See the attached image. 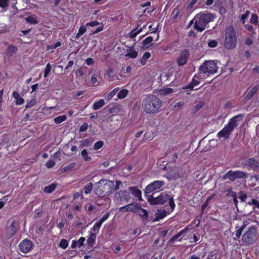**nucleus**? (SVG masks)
I'll return each instance as SVG.
<instances>
[{
  "instance_id": "obj_63",
  "label": "nucleus",
  "mask_w": 259,
  "mask_h": 259,
  "mask_svg": "<svg viewBox=\"0 0 259 259\" xmlns=\"http://www.w3.org/2000/svg\"><path fill=\"white\" fill-rule=\"evenodd\" d=\"M86 27H87L86 25H85L81 26L79 27V28L78 32L79 34H81V35H83L87 31Z\"/></svg>"
},
{
  "instance_id": "obj_9",
  "label": "nucleus",
  "mask_w": 259,
  "mask_h": 259,
  "mask_svg": "<svg viewBox=\"0 0 259 259\" xmlns=\"http://www.w3.org/2000/svg\"><path fill=\"white\" fill-rule=\"evenodd\" d=\"M242 166L254 171H259V159L254 157H250L245 159L242 163Z\"/></svg>"
},
{
  "instance_id": "obj_48",
  "label": "nucleus",
  "mask_w": 259,
  "mask_h": 259,
  "mask_svg": "<svg viewBox=\"0 0 259 259\" xmlns=\"http://www.w3.org/2000/svg\"><path fill=\"white\" fill-rule=\"evenodd\" d=\"M104 145L103 141L100 140L98 142H96L94 145V149L95 150H98L101 149Z\"/></svg>"
},
{
  "instance_id": "obj_41",
  "label": "nucleus",
  "mask_w": 259,
  "mask_h": 259,
  "mask_svg": "<svg viewBox=\"0 0 259 259\" xmlns=\"http://www.w3.org/2000/svg\"><path fill=\"white\" fill-rule=\"evenodd\" d=\"M81 155L82 158L85 161H90L92 159V158L89 156L88 151L85 149H83V150H82V151L81 152Z\"/></svg>"
},
{
  "instance_id": "obj_61",
  "label": "nucleus",
  "mask_w": 259,
  "mask_h": 259,
  "mask_svg": "<svg viewBox=\"0 0 259 259\" xmlns=\"http://www.w3.org/2000/svg\"><path fill=\"white\" fill-rule=\"evenodd\" d=\"M248 204L249 205L253 204L255 207L259 208V202L255 199H252Z\"/></svg>"
},
{
  "instance_id": "obj_28",
  "label": "nucleus",
  "mask_w": 259,
  "mask_h": 259,
  "mask_svg": "<svg viewBox=\"0 0 259 259\" xmlns=\"http://www.w3.org/2000/svg\"><path fill=\"white\" fill-rule=\"evenodd\" d=\"M188 230L187 228H184L183 230L179 232L178 234L174 235L172 238H171L169 240L170 242H173L175 240H177L180 236L184 235L186 231Z\"/></svg>"
},
{
  "instance_id": "obj_49",
  "label": "nucleus",
  "mask_w": 259,
  "mask_h": 259,
  "mask_svg": "<svg viewBox=\"0 0 259 259\" xmlns=\"http://www.w3.org/2000/svg\"><path fill=\"white\" fill-rule=\"evenodd\" d=\"M51 64L50 63H48L46 67H45V69L44 70V77L45 78L47 77L50 72L51 71Z\"/></svg>"
},
{
  "instance_id": "obj_6",
  "label": "nucleus",
  "mask_w": 259,
  "mask_h": 259,
  "mask_svg": "<svg viewBox=\"0 0 259 259\" xmlns=\"http://www.w3.org/2000/svg\"><path fill=\"white\" fill-rule=\"evenodd\" d=\"M213 20V16L210 13L198 14L196 16V21L194 28L198 31L202 32L209 22Z\"/></svg>"
},
{
  "instance_id": "obj_12",
  "label": "nucleus",
  "mask_w": 259,
  "mask_h": 259,
  "mask_svg": "<svg viewBox=\"0 0 259 259\" xmlns=\"http://www.w3.org/2000/svg\"><path fill=\"white\" fill-rule=\"evenodd\" d=\"M115 197L117 201H120L121 204L127 203L131 201V193L129 191L120 190L116 192Z\"/></svg>"
},
{
  "instance_id": "obj_22",
  "label": "nucleus",
  "mask_w": 259,
  "mask_h": 259,
  "mask_svg": "<svg viewBox=\"0 0 259 259\" xmlns=\"http://www.w3.org/2000/svg\"><path fill=\"white\" fill-rule=\"evenodd\" d=\"M128 190L136 198L140 199L142 197L141 191L137 187H130Z\"/></svg>"
},
{
  "instance_id": "obj_15",
  "label": "nucleus",
  "mask_w": 259,
  "mask_h": 259,
  "mask_svg": "<svg viewBox=\"0 0 259 259\" xmlns=\"http://www.w3.org/2000/svg\"><path fill=\"white\" fill-rule=\"evenodd\" d=\"M233 131L227 125H225L223 128L217 134V137L219 139L222 138L225 139H228Z\"/></svg>"
},
{
  "instance_id": "obj_54",
  "label": "nucleus",
  "mask_w": 259,
  "mask_h": 259,
  "mask_svg": "<svg viewBox=\"0 0 259 259\" xmlns=\"http://www.w3.org/2000/svg\"><path fill=\"white\" fill-rule=\"evenodd\" d=\"M218 45V42L215 40H209L208 42V46L210 48H215Z\"/></svg>"
},
{
  "instance_id": "obj_51",
  "label": "nucleus",
  "mask_w": 259,
  "mask_h": 259,
  "mask_svg": "<svg viewBox=\"0 0 259 259\" xmlns=\"http://www.w3.org/2000/svg\"><path fill=\"white\" fill-rule=\"evenodd\" d=\"M238 198L240 199L241 201L244 202L247 198L246 193L243 191H240L239 193Z\"/></svg>"
},
{
  "instance_id": "obj_36",
  "label": "nucleus",
  "mask_w": 259,
  "mask_h": 259,
  "mask_svg": "<svg viewBox=\"0 0 259 259\" xmlns=\"http://www.w3.org/2000/svg\"><path fill=\"white\" fill-rule=\"evenodd\" d=\"M102 223L98 221L93 226V227L91 228V230L94 232L93 233H98L99 231L100 228L102 226Z\"/></svg>"
},
{
  "instance_id": "obj_64",
  "label": "nucleus",
  "mask_w": 259,
  "mask_h": 259,
  "mask_svg": "<svg viewBox=\"0 0 259 259\" xmlns=\"http://www.w3.org/2000/svg\"><path fill=\"white\" fill-rule=\"evenodd\" d=\"M198 0H192L190 3L187 5V9L190 10L192 9L193 6L197 3Z\"/></svg>"
},
{
  "instance_id": "obj_43",
  "label": "nucleus",
  "mask_w": 259,
  "mask_h": 259,
  "mask_svg": "<svg viewBox=\"0 0 259 259\" xmlns=\"http://www.w3.org/2000/svg\"><path fill=\"white\" fill-rule=\"evenodd\" d=\"M127 91L126 89L120 90L117 94L118 98L120 99L124 98L127 96Z\"/></svg>"
},
{
  "instance_id": "obj_60",
  "label": "nucleus",
  "mask_w": 259,
  "mask_h": 259,
  "mask_svg": "<svg viewBox=\"0 0 259 259\" xmlns=\"http://www.w3.org/2000/svg\"><path fill=\"white\" fill-rule=\"evenodd\" d=\"M113 70L112 69H108L106 72V77H108L109 80H112V74H113Z\"/></svg>"
},
{
  "instance_id": "obj_59",
  "label": "nucleus",
  "mask_w": 259,
  "mask_h": 259,
  "mask_svg": "<svg viewBox=\"0 0 259 259\" xmlns=\"http://www.w3.org/2000/svg\"><path fill=\"white\" fill-rule=\"evenodd\" d=\"M36 104V101L34 99H32L31 101L27 103L25 106L26 108H29L34 106Z\"/></svg>"
},
{
  "instance_id": "obj_56",
  "label": "nucleus",
  "mask_w": 259,
  "mask_h": 259,
  "mask_svg": "<svg viewBox=\"0 0 259 259\" xmlns=\"http://www.w3.org/2000/svg\"><path fill=\"white\" fill-rule=\"evenodd\" d=\"M100 24L99 22L97 21H94L92 22H89L86 23L87 26H90V27H95L96 26L99 25Z\"/></svg>"
},
{
  "instance_id": "obj_2",
  "label": "nucleus",
  "mask_w": 259,
  "mask_h": 259,
  "mask_svg": "<svg viewBox=\"0 0 259 259\" xmlns=\"http://www.w3.org/2000/svg\"><path fill=\"white\" fill-rule=\"evenodd\" d=\"M155 193H152L151 195L147 196V201L151 205H162L163 204L165 207L169 205L171 211H173L175 208V203L173 197L171 194L166 192H162L158 196H155Z\"/></svg>"
},
{
  "instance_id": "obj_57",
  "label": "nucleus",
  "mask_w": 259,
  "mask_h": 259,
  "mask_svg": "<svg viewBox=\"0 0 259 259\" xmlns=\"http://www.w3.org/2000/svg\"><path fill=\"white\" fill-rule=\"evenodd\" d=\"M231 196L233 198V201H234L235 205L236 206H237V204H238V200H237V196L236 193L234 191H231Z\"/></svg>"
},
{
  "instance_id": "obj_5",
  "label": "nucleus",
  "mask_w": 259,
  "mask_h": 259,
  "mask_svg": "<svg viewBox=\"0 0 259 259\" xmlns=\"http://www.w3.org/2000/svg\"><path fill=\"white\" fill-rule=\"evenodd\" d=\"M224 47L228 50L234 49L237 45V38L233 26L227 28L225 31Z\"/></svg>"
},
{
  "instance_id": "obj_40",
  "label": "nucleus",
  "mask_w": 259,
  "mask_h": 259,
  "mask_svg": "<svg viewBox=\"0 0 259 259\" xmlns=\"http://www.w3.org/2000/svg\"><path fill=\"white\" fill-rule=\"evenodd\" d=\"M26 21L31 24H37L38 23V21L37 20L36 18L33 16L27 17L26 18Z\"/></svg>"
},
{
  "instance_id": "obj_39",
  "label": "nucleus",
  "mask_w": 259,
  "mask_h": 259,
  "mask_svg": "<svg viewBox=\"0 0 259 259\" xmlns=\"http://www.w3.org/2000/svg\"><path fill=\"white\" fill-rule=\"evenodd\" d=\"M93 183L92 182L88 183L83 187L84 192L87 194L91 193L93 189Z\"/></svg>"
},
{
  "instance_id": "obj_35",
  "label": "nucleus",
  "mask_w": 259,
  "mask_h": 259,
  "mask_svg": "<svg viewBox=\"0 0 259 259\" xmlns=\"http://www.w3.org/2000/svg\"><path fill=\"white\" fill-rule=\"evenodd\" d=\"M118 90V88H115L114 90L111 91L109 94H108L106 96H105V98L107 100L109 101L115 95Z\"/></svg>"
},
{
  "instance_id": "obj_27",
  "label": "nucleus",
  "mask_w": 259,
  "mask_h": 259,
  "mask_svg": "<svg viewBox=\"0 0 259 259\" xmlns=\"http://www.w3.org/2000/svg\"><path fill=\"white\" fill-rule=\"evenodd\" d=\"M234 174L235 180L237 179H241L243 178H247L248 176V174L247 172L238 170H235Z\"/></svg>"
},
{
  "instance_id": "obj_21",
  "label": "nucleus",
  "mask_w": 259,
  "mask_h": 259,
  "mask_svg": "<svg viewBox=\"0 0 259 259\" xmlns=\"http://www.w3.org/2000/svg\"><path fill=\"white\" fill-rule=\"evenodd\" d=\"M136 213L141 217V219L144 222L148 221V211L146 209L142 208L141 207V209H139V210H138V212H137Z\"/></svg>"
},
{
  "instance_id": "obj_30",
  "label": "nucleus",
  "mask_w": 259,
  "mask_h": 259,
  "mask_svg": "<svg viewBox=\"0 0 259 259\" xmlns=\"http://www.w3.org/2000/svg\"><path fill=\"white\" fill-rule=\"evenodd\" d=\"M105 105V102L103 99H100L98 101L95 102L93 106V108L95 110H98Z\"/></svg>"
},
{
  "instance_id": "obj_29",
  "label": "nucleus",
  "mask_w": 259,
  "mask_h": 259,
  "mask_svg": "<svg viewBox=\"0 0 259 259\" xmlns=\"http://www.w3.org/2000/svg\"><path fill=\"white\" fill-rule=\"evenodd\" d=\"M56 187L57 185L55 183H52L50 185L46 186L44 191L47 193H51L56 189Z\"/></svg>"
},
{
  "instance_id": "obj_19",
  "label": "nucleus",
  "mask_w": 259,
  "mask_h": 259,
  "mask_svg": "<svg viewBox=\"0 0 259 259\" xmlns=\"http://www.w3.org/2000/svg\"><path fill=\"white\" fill-rule=\"evenodd\" d=\"M96 234L93 232H89V237L87 239V243L89 247L92 248L95 245L96 239Z\"/></svg>"
},
{
  "instance_id": "obj_47",
  "label": "nucleus",
  "mask_w": 259,
  "mask_h": 259,
  "mask_svg": "<svg viewBox=\"0 0 259 259\" xmlns=\"http://www.w3.org/2000/svg\"><path fill=\"white\" fill-rule=\"evenodd\" d=\"M190 242L191 243H195V244H191V246H194L196 243L199 240V235L198 234H194L192 238H190Z\"/></svg>"
},
{
  "instance_id": "obj_23",
  "label": "nucleus",
  "mask_w": 259,
  "mask_h": 259,
  "mask_svg": "<svg viewBox=\"0 0 259 259\" xmlns=\"http://www.w3.org/2000/svg\"><path fill=\"white\" fill-rule=\"evenodd\" d=\"M224 180H229L233 182L235 180L234 171L229 170L223 177Z\"/></svg>"
},
{
  "instance_id": "obj_50",
  "label": "nucleus",
  "mask_w": 259,
  "mask_h": 259,
  "mask_svg": "<svg viewBox=\"0 0 259 259\" xmlns=\"http://www.w3.org/2000/svg\"><path fill=\"white\" fill-rule=\"evenodd\" d=\"M204 177V176H200V172L199 171H196L194 173V178L196 181H199L202 180Z\"/></svg>"
},
{
  "instance_id": "obj_62",
  "label": "nucleus",
  "mask_w": 259,
  "mask_h": 259,
  "mask_svg": "<svg viewBox=\"0 0 259 259\" xmlns=\"http://www.w3.org/2000/svg\"><path fill=\"white\" fill-rule=\"evenodd\" d=\"M55 165V162L54 160L50 159L47 161L46 164L48 168H52Z\"/></svg>"
},
{
  "instance_id": "obj_25",
  "label": "nucleus",
  "mask_w": 259,
  "mask_h": 259,
  "mask_svg": "<svg viewBox=\"0 0 259 259\" xmlns=\"http://www.w3.org/2000/svg\"><path fill=\"white\" fill-rule=\"evenodd\" d=\"M128 211H132L135 213L138 212V210L141 209V206L137 203H131L128 204Z\"/></svg>"
},
{
  "instance_id": "obj_55",
  "label": "nucleus",
  "mask_w": 259,
  "mask_h": 259,
  "mask_svg": "<svg viewBox=\"0 0 259 259\" xmlns=\"http://www.w3.org/2000/svg\"><path fill=\"white\" fill-rule=\"evenodd\" d=\"M66 221L65 218H63L60 222L57 225V227L60 230H62V229L64 228L65 224L66 223Z\"/></svg>"
},
{
  "instance_id": "obj_34",
  "label": "nucleus",
  "mask_w": 259,
  "mask_h": 259,
  "mask_svg": "<svg viewBox=\"0 0 259 259\" xmlns=\"http://www.w3.org/2000/svg\"><path fill=\"white\" fill-rule=\"evenodd\" d=\"M67 119V116L65 115H60L54 118V121L56 124H60L63 121H65Z\"/></svg>"
},
{
  "instance_id": "obj_38",
  "label": "nucleus",
  "mask_w": 259,
  "mask_h": 259,
  "mask_svg": "<svg viewBox=\"0 0 259 259\" xmlns=\"http://www.w3.org/2000/svg\"><path fill=\"white\" fill-rule=\"evenodd\" d=\"M153 40V37L152 36H148L142 41V44L144 47L148 48L150 44H151Z\"/></svg>"
},
{
  "instance_id": "obj_26",
  "label": "nucleus",
  "mask_w": 259,
  "mask_h": 259,
  "mask_svg": "<svg viewBox=\"0 0 259 259\" xmlns=\"http://www.w3.org/2000/svg\"><path fill=\"white\" fill-rule=\"evenodd\" d=\"M18 50V48L14 45H9L7 49L6 54L7 56L12 57L13 56L14 54L16 53Z\"/></svg>"
},
{
  "instance_id": "obj_20",
  "label": "nucleus",
  "mask_w": 259,
  "mask_h": 259,
  "mask_svg": "<svg viewBox=\"0 0 259 259\" xmlns=\"http://www.w3.org/2000/svg\"><path fill=\"white\" fill-rule=\"evenodd\" d=\"M85 240V237H81L78 240H73L72 241L71 247L72 248H75L76 247H80L84 244V242Z\"/></svg>"
},
{
  "instance_id": "obj_45",
  "label": "nucleus",
  "mask_w": 259,
  "mask_h": 259,
  "mask_svg": "<svg viewBox=\"0 0 259 259\" xmlns=\"http://www.w3.org/2000/svg\"><path fill=\"white\" fill-rule=\"evenodd\" d=\"M68 246V241L65 239H62L59 244V246L61 248L65 249Z\"/></svg>"
},
{
  "instance_id": "obj_13",
  "label": "nucleus",
  "mask_w": 259,
  "mask_h": 259,
  "mask_svg": "<svg viewBox=\"0 0 259 259\" xmlns=\"http://www.w3.org/2000/svg\"><path fill=\"white\" fill-rule=\"evenodd\" d=\"M245 114H239L233 116L230 119L228 123L226 124L232 131L238 125V122L243 120Z\"/></svg>"
},
{
  "instance_id": "obj_46",
  "label": "nucleus",
  "mask_w": 259,
  "mask_h": 259,
  "mask_svg": "<svg viewBox=\"0 0 259 259\" xmlns=\"http://www.w3.org/2000/svg\"><path fill=\"white\" fill-rule=\"evenodd\" d=\"M180 14V11L178 7L175 8L173 9L172 12V19L175 20L177 19L178 17Z\"/></svg>"
},
{
  "instance_id": "obj_53",
  "label": "nucleus",
  "mask_w": 259,
  "mask_h": 259,
  "mask_svg": "<svg viewBox=\"0 0 259 259\" xmlns=\"http://www.w3.org/2000/svg\"><path fill=\"white\" fill-rule=\"evenodd\" d=\"M210 198H207L205 201L204 202V203L201 206V213H203L205 209L206 208V207L207 206L208 203H209V200H210Z\"/></svg>"
},
{
  "instance_id": "obj_11",
  "label": "nucleus",
  "mask_w": 259,
  "mask_h": 259,
  "mask_svg": "<svg viewBox=\"0 0 259 259\" xmlns=\"http://www.w3.org/2000/svg\"><path fill=\"white\" fill-rule=\"evenodd\" d=\"M33 247V243L27 239L23 240L19 244V248L20 251L24 253H27L30 252Z\"/></svg>"
},
{
  "instance_id": "obj_42",
  "label": "nucleus",
  "mask_w": 259,
  "mask_h": 259,
  "mask_svg": "<svg viewBox=\"0 0 259 259\" xmlns=\"http://www.w3.org/2000/svg\"><path fill=\"white\" fill-rule=\"evenodd\" d=\"M250 23L254 25H257L258 24V16L255 14H251V18L249 20Z\"/></svg>"
},
{
  "instance_id": "obj_52",
  "label": "nucleus",
  "mask_w": 259,
  "mask_h": 259,
  "mask_svg": "<svg viewBox=\"0 0 259 259\" xmlns=\"http://www.w3.org/2000/svg\"><path fill=\"white\" fill-rule=\"evenodd\" d=\"M85 209L88 212L91 213L94 209V206L91 203H87L85 205Z\"/></svg>"
},
{
  "instance_id": "obj_31",
  "label": "nucleus",
  "mask_w": 259,
  "mask_h": 259,
  "mask_svg": "<svg viewBox=\"0 0 259 259\" xmlns=\"http://www.w3.org/2000/svg\"><path fill=\"white\" fill-rule=\"evenodd\" d=\"M150 57L151 54L149 52H145L140 59V63L141 65L143 66L145 65L147 62V60L149 59Z\"/></svg>"
},
{
  "instance_id": "obj_10",
  "label": "nucleus",
  "mask_w": 259,
  "mask_h": 259,
  "mask_svg": "<svg viewBox=\"0 0 259 259\" xmlns=\"http://www.w3.org/2000/svg\"><path fill=\"white\" fill-rule=\"evenodd\" d=\"M164 185L163 181H154L148 185L145 188L144 192L146 196L154 191L160 190L161 188Z\"/></svg>"
},
{
  "instance_id": "obj_7",
  "label": "nucleus",
  "mask_w": 259,
  "mask_h": 259,
  "mask_svg": "<svg viewBox=\"0 0 259 259\" xmlns=\"http://www.w3.org/2000/svg\"><path fill=\"white\" fill-rule=\"evenodd\" d=\"M258 238L257 230L254 226L249 227L242 235V240L245 245H252Z\"/></svg>"
},
{
  "instance_id": "obj_16",
  "label": "nucleus",
  "mask_w": 259,
  "mask_h": 259,
  "mask_svg": "<svg viewBox=\"0 0 259 259\" xmlns=\"http://www.w3.org/2000/svg\"><path fill=\"white\" fill-rule=\"evenodd\" d=\"M172 211L169 210H166L164 209H157V211L155 214V217L153 220V222H158L160 220L164 219L167 215L169 214Z\"/></svg>"
},
{
  "instance_id": "obj_1",
  "label": "nucleus",
  "mask_w": 259,
  "mask_h": 259,
  "mask_svg": "<svg viewBox=\"0 0 259 259\" xmlns=\"http://www.w3.org/2000/svg\"><path fill=\"white\" fill-rule=\"evenodd\" d=\"M162 103V101L158 97L149 94L143 100L142 107L147 114H154L159 112Z\"/></svg>"
},
{
  "instance_id": "obj_32",
  "label": "nucleus",
  "mask_w": 259,
  "mask_h": 259,
  "mask_svg": "<svg viewBox=\"0 0 259 259\" xmlns=\"http://www.w3.org/2000/svg\"><path fill=\"white\" fill-rule=\"evenodd\" d=\"M142 31V28H141L139 29H138V27L133 29L131 32L129 33V37L131 38H135L141 31Z\"/></svg>"
},
{
  "instance_id": "obj_8",
  "label": "nucleus",
  "mask_w": 259,
  "mask_h": 259,
  "mask_svg": "<svg viewBox=\"0 0 259 259\" xmlns=\"http://www.w3.org/2000/svg\"><path fill=\"white\" fill-rule=\"evenodd\" d=\"M19 228V222L15 219H10L7 223L6 236L8 239H11L15 236Z\"/></svg>"
},
{
  "instance_id": "obj_3",
  "label": "nucleus",
  "mask_w": 259,
  "mask_h": 259,
  "mask_svg": "<svg viewBox=\"0 0 259 259\" xmlns=\"http://www.w3.org/2000/svg\"><path fill=\"white\" fill-rule=\"evenodd\" d=\"M113 181L101 180L95 184V193L99 197H103L109 195L114 190Z\"/></svg>"
},
{
  "instance_id": "obj_33",
  "label": "nucleus",
  "mask_w": 259,
  "mask_h": 259,
  "mask_svg": "<svg viewBox=\"0 0 259 259\" xmlns=\"http://www.w3.org/2000/svg\"><path fill=\"white\" fill-rule=\"evenodd\" d=\"M93 141L92 138H89L81 140L80 144L82 146L89 147L92 144Z\"/></svg>"
},
{
  "instance_id": "obj_37",
  "label": "nucleus",
  "mask_w": 259,
  "mask_h": 259,
  "mask_svg": "<svg viewBox=\"0 0 259 259\" xmlns=\"http://www.w3.org/2000/svg\"><path fill=\"white\" fill-rule=\"evenodd\" d=\"M246 224L244 223L242 226L240 227L238 230H237L235 232V236L236 239H239L241 237V235L242 233V232L244 228L246 227Z\"/></svg>"
},
{
  "instance_id": "obj_17",
  "label": "nucleus",
  "mask_w": 259,
  "mask_h": 259,
  "mask_svg": "<svg viewBox=\"0 0 259 259\" xmlns=\"http://www.w3.org/2000/svg\"><path fill=\"white\" fill-rule=\"evenodd\" d=\"M258 85H254L252 88H248L245 93L246 95L244 99L246 101L249 100L250 99H251L253 96L255 94V93L257 92L258 90Z\"/></svg>"
},
{
  "instance_id": "obj_18",
  "label": "nucleus",
  "mask_w": 259,
  "mask_h": 259,
  "mask_svg": "<svg viewBox=\"0 0 259 259\" xmlns=\"http://www.w3.org/2000/svg\"><path fill=\"white\" fill-rule=\"evenodd\" d=\"M138 56V52L135 50L134 46L128 47L127 49V53L125 55L126 57H128L130 58L135 59Z\"/></svg>"
},
{
  "instance_id": "obj_4",
  "label": "nucleus",
  "mask_w": 259,
  "mask_h": 259,
  "mask_svg": "<svg viewBox=\"0 0 259 259\" xmlns=\"http://www.w3.org/2000/svg\"><path fill=\"white\" fill-rule=\"evenodd\" d=\"M218 69L217 64L213 61H205L199 68L198 77L200 79H205L210 74L216 73Z\"/></svg>"
},
{
  "instance_id": "obj_14",
  "label": "nucleus",
  "mask_w": 259,
  "mask_h": 259,
  "mask_svg": "<svg viewBox=\"0 0 259 259\" xmlns=\"http://www.w3.org/2000/svg\"><path fill=\"white\" fill-rule=\"evenodd\" d=\"M190 56L189 51L185 49L181 53L179 57L177 59V63L178 66H182L185 65L188 61Z\"/></svg>"
},
{
  "instance_id": "obj_44",
  "label": "nucleus",
  "mask_w": 259,
  "mask_h": 259,
  "mask_svg": "<svg viewBox=\"0 0 259 259\" xmlns=\"http://www.w3.org/2000/svg\"><path fill=\"white\" fill-rule=\"evenodd\" d=\"M250 12L249 10H246L244 14H242L240 17V21L243 25L245 23V20L250 14Z\"/></svg>"
},
{
  "instance_id": "obj_24",
  "label": "nucleus",
  "mask_w": 259,
  "mask_h": 259,
  "mask_svg": "<svg viewBox=\"0 0 259 259\" xmlns=\"http://www.w3.org/2000/svg\"><path fill=\"white\" fill-rule=\"evenodd\" d=\"M13 97L15 99V104L17 105H22L24 103L23 98L20 96L19 94L16 91H14L12 94Z\"/></svg>"
},
{
  "instance_id": "obj_58",
  "label": "nucleus",
  "mask_w": 259,
  "mask_h": 259,
  "mask_svg": "<svg viewBox=\"0 0 259 259\" xmlns=\"http://www.w3.org/2000/svg\"><path fill=\"white\" fill-rule=\"evenodd\" d=\"M243 25L244 26V28L247 30H248V31H249L250 32H252L253 33H255V32L254 31V28L251 25H250L248 24H245V23Z\"/></svg>"
}]
</instances>
